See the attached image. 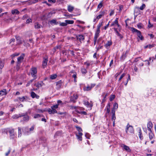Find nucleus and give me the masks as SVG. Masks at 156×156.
I'll return each instance as SVG.
<instances>
[{"instance_id":"35","label":"nucleus","mask_w":156,"mask_h":156,"mask_svg":"<svg viewBox=\"0 0 156 156\" xmlns=\"http://www.w3.org/2000/svg\"><path fill=\"white\" fill-rule=\"evenodd\" d=\"M118 18H116V19L115 21V23L117 25L118 27H119L120 25L118 24Z\"/></svg>"},{"instance_id":"59","label":"nucleus","mask_w":156,"mask_h":156,"mask_svg":"<svg viewBox=\"0 0 156 156\" xmlns=\"http://www.w3.org/2000/svg\"><path fill=\"white\" fill-rule=\"evenodd\" d=\"M27 17H28V16L27 15H25L23 17V20L25 19H26L27 18Z\"/></svg>"},{"instance_id":"53","label":"nucleus","mask_w":156,"mask_h":156,"mask_svg":"<svg viewBox=\"0 0 156 156\" xmlns=\"http://www.w3.org/2000/svg\"><path fill=\"white\" fill-rule=\"evenodd\" d=\"M111 113L112 115H115V111L114 109H112V110Z\"/></svg>"},{"instance_id":"47","label":"nucleus","mask_w":156,"mask_h":156,"mask_svg":"<svg viewBox=\"0 0 156 156\" xmlns=\"http://www.w3.org/2000/svg\"><path fill=\"white\" fill-rule=\"evenodd\" d=\"M111 44V42L109 41H108V42L105 45L106 47H108L110 46Z\"/></svg>"},{"instance_id":"50","label":"nucleus","mask_w":156,"mask_h":156,"mask_svg":"<svg viewBox=\"0 0 156 156\" xmlns=\"http://www.w3.org/2000/svg\"><path fill=\"white\" fill-rule=\"evenodd\" d=\"M100 32V30L97 29V31L96 32L95 34L99 35V34Z\"/></svg>"},{"instance_id":"24","label":"nucleus","mask_w":156,"mask_h":156,"mask_svg":"<svg viewBox=\"0 0 156 156\" xmlns=\"http://www.w3.org/2000/svg\"><path fill=\"white\" fill-rule=\"evenodd\" d=\"M149 138L150 140H152L153 136H154V135L152 133V132H150V133H149Z\"/></svg>"},{"instance_id":"25","label":"nucleus","mask_w":156,"mask_h":156,"mask_svg":"<svg viewBox=\"0 0 156 156\" xmlns=\"http://www.w3.org/2000/svg\"><path fill=\"white\" fill-rule=\"evenodd\" d=\"M57 77V75L56 74H54L50 76V78L51 80H54Z\"/></svg>"},{"instance_id":"33","label":"nucleus","mask_w":156,"mask_h":156,"mask_svg":"<svg viewBox=\"0 0 156 156\" xmlns=\"http://www.w3.org/2000/svg\"><path fill=\"white\" fill-rule=\"evenodd\" d=\"M36 94L34 92H32L31 93V96L33 98H35Z\"/></svg>"},{"instance_id":"5","label":"nucleus","mask_w":156,"mask_h":156,"mask_svg":"<svg viewBox=\"0 0 156 156\" xmlns=\"http://www.w3.org/2000/svg\"><path fill=\"white\" fill-rule=\"evenodd\" d=\"M152 127L153 124L151 122H148L147 124V128L148 130H149L150 132H151V129L152 128Z\"/></svg>"},{"instance_id":"36","label":"nucleus","mask_w":156,"mask_h":156,"mask_svg":"<svg viewBox=\"0 0 156 156\" xmlns=\"http://www.w3.org/2000/svg\"><path fill=\"white\" fill-rule=\"evenodd\" d=\"M146 5L145 4H143L142 5L140 8V9L141 10H143L145 7Z\"/></svg>"},{"instance_id":"32","label":"nucleus","mask_w":156,"mask_h":156,"mask_svg":"<svg viewBox=\"0 0 156 156\" xmlns=\"http://www.w3.org/2000/svg\"><path fill=\"white\" fill-rule=\"evenodd\" d=\"M84 104L85 105H86L87 106H88L90 105L91 106H92V105H90L89 102L87 101H84Z\"/></svg>"},{"instance_id":"34","label":"nucleus","mask_w":156,"mask_h":156,"mask_svg":"<svg viewBox=\"0 0 156 156\" xmlns=\"http://www.w3.org/2000/svg\"><path fill=\"white\" fill-rule=\"evenodd\" d=\"M118 108V104L117 103H115L113 106L114 109H116Z\"/></svg>"},{"instance_id":"43","label":"nucleus","mask_w":156,"mask_h":156,"mask_svg":"<svg viewBox=\"0 0 156 156\" xmlns=\"http://www.w3.org/2000/svg\"><path fill=\"white\" fill-rule=\"evenodd\" d=\"M102 22L101 23H99V24L97 26V29H99V30H100V28L101 26L102 25Z\"/></svg>"},{"instance_id":"56","label":"nucleus","mask_w":156,"mask_h":156,"mask_svg":"<svg viewBox=\"0 0 156 156\" xmlns=\"http://www.w3.org/2000/svg\"><path fill=\"white\" fill-rule=\"evenodd\" d=\"M19 55V54H14L12 55V57H15V56H18Z\"/></svg>"},{"instance_id":"64","label":"nucleus","mask_w":156,"mask_h":156,"mask_svg":"<svg viewBox=\"0 0 156 156\" xmlns=\"http://www.w3.org/2000/svg\"><path fill=\"white\" fill-rule=\"evenodd\" d=\"M152 27V25H151V23H150V21H149V24H148V27L149 28H150L151 27Z\"/></svg>"},{"instance_id":"7","label":"nucleus","mask_w":156,"mask_h":156,"mask_svg":"<svg viewBox=\"0 0 156 156\" xmlns=\"http://www.w3.org/2000/svg\"><path fill=\"white\" fill-rule=\"evenodd\" d=\"M95 86V84H91L90 86L88 85L87 86L85 87L84 90H90L92 87H93Z\"/></svg>"},{"instance_id":"23","label":"nucleus","mask_w":156,"mask_h":156,"mask_svg":"<svg viewBox=\"0 0 156 156\" xmlns=\"http://www.w3.org/2000/svg\"><path fill=\"white\" fill-rule=\"evenodd\" d=\"M110 104L109 103L108 104L107 106V112L106 114H109L110 112Z\"/></svg>"},{"instance_id":"9","label":"nucleus","mask_w":156,"mask_h":156,"mask_svg":"<svg viewBox=\"0 0 156 156\" xmlns=\"http://www.w3.org/2000/svg\"><path fill=\"white\" fill-rule=\"evenodd\" d=\"M10 133V137L11 138L13 139L14 136V130L13 129L10 130L9 131Z\"/></svg>"},{"instance_id":"3","label":"nucleus","mask_w":156,"mask_h":156,"mask_svg":"<svg viewBox=\"0 0 156 156\" xmlns=\"http://www.w3.org/2000/svg\"><path fill=\"white\" fill-rule=\"evenodd\" d=\"M133 132V127L132 126L128 125L127 126V128L126 129V133H128V132L129 133H132Z\"/></svg>"},{"instance_id":"11","label":"nucleus","mask_w":156,"mask_h":156,"mask_svg":"<svg viewBox=\"0 0 156 156\" xmlns=\"http://www.w3.org/2000/svg\"><path fill=\"white\" fill-rule=\"evenodd\" d=\"M44 84V83L42 82H41V83L37 82V83H35L34 85L37 87L38 88H39L41 87Z\"/></svg>"},{"instance_id":"55","label":"nucleus","mask_w":156,"mask_h":156,"mask_svg":"<svg viewBox=\"0 0 156 156\" xmlns=\"http://www.w3.org/2000/svg\"><path fill=\"white\" fill-rule=\"evenodd\" d=\"M99 35L95 34V35L94 37V40H95V41L97 40V39Z\"/></svg>"},{"instance_id":"29","label":"nucleus","mask_w":156,"mask_h":156,"mask_svg":"<svg viewBox=\"0 0 156 156\" xmlns=\"http://www.w3.org/2000/svg\"><path fill=\"white\" fill-rule=\"evenodd\" d=\"M131 30L132 32H136L137 33L138 32V31H139V30H137V29H135L133 27H132L131 28Z\"/></svg>"},{"instance_id":"17","label":"nucleus","mask_w":156,"mask_h":156,"mask_svg":"<svg viewBox=\"0 0 156 156\" xmlns=\"http://www.w3.org/2000/svg\"><path fill=\"white\" fill-rule=\"evenodd\" d=\"M82 135L83 133H78V134H76V135L77 137V138L80 141L82 140Z\"/></svg>"},{"instance_id":"15","label":"nucleus","mask_w":156,"mask_h":156,"mask_svg":"<svg viewBox=\"0 0 156 156\" xmlns=\"http://www.w3.org/2000/svg\"><path fill=\"white\" fill-rule=\"evenodd\" d=\"M16 39L17 41V44H22V41L21 40L20 37H16Z\"/></svg>"},{"instance_id":"8","label":"nucleus","mask_w":156,"mask_h":156,"mask_svg":"<svg viewBox=\"0 0 156 156\" xmlns=\"http://www.w3.org/2000/svg\"><path fill=\"white\" fill-rule=\"evenodd\" d=\"M78 98V96L77 95H73V97H71L70 98V101H73L74 103H75V100H76Z\"/></svg>"},{"instance_id":"18","label":"nucleus","mask_w":156,"mask_h":156,"mask_svg":"<svg viewBox=\"0 0 156 156\" xmlns=\"http://www.w3.org/2000/svg\"><path fill=\"white\" fill-rule=\"evenodd\" d=\"M115 31L116 32V34L118 36H119L120 38H123V37L122 36V35L120 34L118 31L117 29L116 28H114Z\"/></svg>"},{"instance_id":"39","label":"nucleus","mask_w":156,"mask_h":156,"mask_svg":"<svg viewBox=\"0 0 156 156\" xmlns=\"http://www.w3.org/2000/svg\"><path fill=\"white\" fill-rule=\"evenodd\" d=\"M29 117L28 116H26L23 117V120L25 121H27L29 120Z\"/></svg>"},{"instance_id":"22","label":"nucleus","mask_w":156,"mask_h":156,"mask_svg":"<svg viewBox=\"0 0 156 156\" xmlns=\"http://www.w3.org/2000/svg\"><path fill=\"white\" fill-rule=\"evenodd\" d=\"M35 28L36 29H39L41 28V26L38 23H35L34 24Z\"/></svg>"},{"instance_id":"63","label":"nucleus","mask_w":156,"mask_h":156,"mask_svg":"<svg viewBox=\"0 0 156 156\" xmlns=\"http://www.w3.org/2000/svg\"><path fill=\"white\" fill-rule=\"evenodd\" d=\"M114 13V11L113 10H112L110 13V16H111Z\"/></svg>"},{"instance_id":"48","label":"nucleus","mask_w":156,"mask_h":156,"mask_svg":"<svg viewBox=\"0 0 156 156\" xmlns=\"http://www.w3.org/2000/svg\"><path fill=\"white\" fill-rule=\"evenodd\" d=\"M32 22V20L31 19H28L26 21V23H29Z\"/></svg>"},{"instance_id":"19","label":"nucleus","mask_w":156,"mask_h":156,"mask_svg":"<svg viewBox=\"0 0 156 156\" xmlns=\"http://www.w3.org/2000/svg\"><path fill=\"white\" fill-rule=\"evenodd\" d=\"M74 8L73 7L69 5L68 7V10L69 12H71L74 9Z\"/></svg>"},{"instance_id":"14","label":"nucleus","mask_w":156,"mask_h":156,"mask_svg":"<svg viewBox=\"0 0 156 156\" xmlns=\"http://www.w3.org/2000/svg\"><path fill=\"white\" fill-rule=\"evenodd\" d=\"M11 12L13 15L15 14H18L20 13L19 11L16 9L12 10L11 11Z\"/></svg>"},{"instance_id":"42","label":"nucleus","mask_w":156,"mask_h":156,"mask_svg":"<svg viewBox=\"0 0 156 156\" xmlns=\"http://www.w3.org/2000/svg\"><path fill=\"white\" fill-rule=\"evenodd\" d=\"M18 131H19V134H18V137L21 136V129L20 128H18Z\"/></svg>"},{"instance_id":"16","label":"nucleus","mask_w":156,"mask_h":156,"mask_svg":"<svg viewBox=\"0 0 156 156\" xmlns=\"http://www.w3.org/2000/svg\"><path fill=\"white\" fill-rule=\"evenodd\" d=\"M137 34L138 37L140 38L141 40H144V37L141 35V32L140 31H138Z\"/></svg>"},{"instance_id":"41","label":"nucleus","mask_w":156,"mask_h":156,"mask_svg":"<svg viewBox=\"0 0 156 156\" xmlns=\"http://www.w3.org/2000/svg\"><path fill=\"white\" fill-rule=\"evenodd\" d=\"M60 25L62 26H67V23L65 22V23H60Z\"/></svg>"},{"instance_id":"60","label":"nucleus","mask_w":156,"mask_h":156,"mask_svg":"<svg viewBox=\"0 0 156 156\" xmlns=\"http://www.w3.org/2000/svg\"><path fill=\"white\" fill-rule=\"evenodd\" d=\"M109 25V23H108L104 27V29L106 30L107 28L108 27Z\"/></svg>"},{"instance_id":"58","label":"nucleus","mask_w":156,"mask_h":156,"mask_svg":"<svg viewBox=\"0 0 156 156\" xmlns=\"http://www.w3.org/2000/svg\"><path fill=\"white\" fill-rule=\"evenodd\" d=\"M10 152V150H9L8 152L7 153H6V154H5L6 156H8L9 155V154Z\"/></svg>"},{"instance_id":"4","label":"nucleus","mask_w":156,"mask_h":156,"mask_svg":"<svg viewBox=\"0 0 156 156\" xmlns=\"http://www.w3.org/2000/svg\"><path fill=\"white\" fill-rule=\"evenodd\" d=\"M31 74L32 75V76L34 77H35L36 76V74L37 73V70L36 68L34 67L32 68L31 69Z\"/></svg>"},{"instance_id":"1","label":"nucleus","mask_w":156,"mask_h":156,"mask_svg":"<svg viewBox=\"0 0 156 156\" xmlns=\"http://www.w3.org/2000/svg\"><path fill=\"white\" fill-rule=\"evenodd\" d=\"M58 105H56L51 107V108H49L48 112L50 114L56 113L57 112L55 110L56 108H58Z\"/></svg>"},{"instance_id":"20","label":"nucleus","mask_w":156,"mask_h":156,"mask_svg":"<svg viewBox=\"0 0 156 156\" xmlns=\"http://www.w3.org/2000/svg\"><path fill=\"white\" fill-rule=\"evenodd\" d=\"M62 82L61 80H59L56 82V86L58 88L61 87L62 86Z\"/></svg>"},{"instance_id":"10","label":"nucleus","mask_w":156,"mask_h":156,"mask_svg":"<svg viewBox=\"0 0 156 156\" xmlns=\"http://www.w3.org/2000/svg\"><path fill=\"white\" fill-rule=\"evenodd\" d=\"M48 61V58H44L42 66L44 68L47 65V63Z\"/></svg>"},{"instance_id":"62","label":"nucleus","mask_w":156,"mask_h":156,"mask_svg":"<svg viewBox=\"0 0 156 156\" xmlns=\"http://www.w3.org/2000/svg\"><path fill=\"white\" fill-rule=\"evenodd\" d=\"M80 113L84 115H86L87 114L86 112L84 111H82Z\"/></svg>"},{"instance_id":"45","label":"nucleus","mask_w":156,"mask_h":156,"mask_svg":"<svg viewBox=\"0 0 156 156\" xmlns=\"http://www.w3.org/2000/svg\"><path fill=\"white\" fill-rule=\"evenodd\" d=\"M104 15V13H102V14H100L97 17V18H96L97 19H100V18H101V17L103 16Z\"/></svg>"},{"instance_id":"51","label":"nucleus","mask_w":156,"mask_h":156,"mask_svg":"<svg viewBox=\"0 0 156 156\" xmlns=\"http://www.w3.org/2000/svg\"><path fill=\"white\" fill-rule=\"evenodd\" d=\"M102 6V4L101 2L99 3V4L98 5V8H101Z\"/></svg>"},{"instance_id":"54","label":"nucleus","mask_w":156,"mask_h":156,"mask_svg":"<svg viewBox=\"0 0 156 156\" xmlns=\"http://www.w3.org/2000/svg\"><path fill=\"white\" fill-rule=\"evenodd\" d=\"M85 136L87 137V138L88 139H89L90 135L88 133H86L85 135Z\"/></svg>"},{"instance_id":"2","label":"nucleus","mask_w":156,"mask_h":156,"mask_svg":"<svg viewBox=\"0 0 156 156\" xmlns=\"http://www.w3.org/2000/svg\"><path fill=\"white\" fill-rule=\"evenodd\" d=\"M25 56V54H22L20 57L17 58V66L19 67L20 63L22 62L24 59Z\"/></svg>"},{"instance_id":"12","label":"nucleus","mask_w":156,"mask_h":156,"mask_svg":"<svg viewBox=\"0 0 156 156\" xmlns=\"http://www.w3.org/2000/svg\"><path fill=\"white\" fill-rule=\"evenodd\" d=\"M25 115V114H23L22 115H20V114H19V115H13L12 116V118L13 119H17L19 118L20 117H21L22 116H23Z\"/></svg>"},{"instance_id":"46","label":"nucleus","mask_w":156,"mask_h":156,"mask_svg":"<svg viewBox=\"0 0 156 156\" xmlns=\"http://www.w3.org/2000/svg\"><path fill=\"white\" fill-rule=\"evenodd\" d=\"M41 117V116L40 115L37 114L35 115L34 117V118L35 119H36L37 118H38L39 117Z\"/></svg>"},{"instance_id":"28","label":"nucleus","mask_w":156,"mask_h":156,"mask_svg":"<svg viewBox=\"0 0 156 156\" xmlns=\"http://www.w3.org/2000/svg\"><path fill=\"white\" fill-rule=\"evenodd\" d=\"M4 66V63L1 60V59H0V69H2Z\"/></svg>"},{"instance_id":"27","label":"nucleus","mask_w":156,"mask_h":156,"mask_svg":"<svg viewBox=\"0 0 156 156\" xmlns=\"http://www.w3.org/2000/svg\"><path fill=\"white\" fill-rule=\"evenodd\" d=\"M76 127L77 130L78 131V133H82V130L80 127L78 126H76Z\"/></svg>"},{"instance_id":"49","label":"nucleus","mask_w":156,"mask_h":156,"mask_svg":"<svg viewBox=\"0 0 156 156\" xmlns=\"http://www.w3.org/2000/svg\"><path fill=\"white\" fill-rule=\"evenodd\" d=\"M25 99L24 97H23L22 98H20L19 99L20 101H23Z\"/></svg>"},{"instance_id":"44","label":"nucleus","mask_w":156,"mask_h":156,"mask_svg":"<svg viewBox=\"0 0 156 156\" xmlns=\"http://www.w3.org/2000/svg\"><path fill=\"white\" fill-rule=\"evenodd\" d=\"M126 53L122 55V56L121 57V58L122 60L124 59L126 57Z\"/></svg>"},{"instance_id":"13","label":"nucleus","mask_w":156,"mask_h":156,"mask_svg":"<svg viewBox=\"0 0 156 156\" xmlns=\"http://www.w3.org/2000/svg\"><path fill=\"white\" fill-rule=\"evenodd\" d=\"M6 94L7 92H6V89H3L0 91V95L1 96H2Z\"/></svg>"},{"instance_id":"61","label":"nucleus","mask_w":156,"mask_h":156,"mask_svg":"<svg viewBox=\"0 0 156 156\" xmlns=\"http://www.w3.org/2000/svg\"><path fill=\"white\" fill-rule=\"evenodd\" d=\"M15 41V39H14L12 38L10 40V43H11L12 42H14Z\"/></svg>"},{"instance_id":"26","label":"nucleus","mask_w":156,"mask_h":156,"mask_svg":"<svg viewBox=\"0 0 156 156\" xmlns=\"http://www.w3.org/2000/svg\"><path fill=\"white\" fill-rule=\"evenodd\" d=\"M65 22L67 23V24H73L74 23L73 20H66Z\"/></svg>"},{"instance_id":"40","label":"nucleus","mask_w":156,"mask_h":156,"mask_svg":"<svg viewBox=\"0 0 156 156\" xmlns=\"http://www.w3.org/2000/svg\"><path fill=\"white\" fill-rule=\"evenodd\" d=\"M81 72L83 74H85L87 72L86 70L85 69H82Z\"/></svg>"},{"instance_id":"31","label":"nucleus","mask_w":156,"mask_h":156,"mask_svg":"<svg viewBox=\"0 0 156 156\" xmlns=\"http://www.w3.org/2000/svg\"><path fill=\"white\" fill-rule=\"evenodd\" d=\"M50 23L51 24H57L56 20L54 19L50 21Z\"/></svg>"},{"instance_id":"30","label":"nucleus","mask_w":156,"mask_h":156,"mask_svg":"<svg viewBox=\"0 0 156 156\" xmlns=\"http://www.w3.org/2000/svg\"><path fill=\"white\" fill-rule=\"evenodd\" d=\"M139 137L140 139L142 140L143 138V136L141 132V129H140L139 130Z\"/></svg>"},{"instance_id":"52","label":"nucleus","mask_w":156,"mask_h":156,"mask_svg":"<svg viewBox=\"0 0 156 156\" xmlns=\"http://www.w3.org/2000/svg\"><path fill=\"white\" fill-rule=\"evenodd\" d=\"M116 119L115 115H112V119L113 121H115Z\"/></svg>"},{"instance_id":"21","label":"nucleus","mask_w":156,"mask_h":156,"mask_svg":"<svg viewBox=\"0 0 156 156\" xmlns=\"http://www.w3.org/2000/svg\"><path fill=\"white\" fill-rule=\"evenodd\" d=\"M123 148L127 151L130 152L131 151V150L129 148V147L126 145H123Z\"/></svg>"},{"instance_id":"6","label":"nucleus","mask_w":156,"mask_h":156,"mask_svg":"<svg viewBox=\"0 0 156 156\" xmlns=\"http://www.w3.org/2000/svg\"><path fill=\"white\" fill-rule=\"evenodd\" d=\"M76 37L77 40L81 41L83 40L84 39V37L83 35H78L76 36Z\"/></svg>"},{"instance_id":"37","label":"nucleus","mask_w":156,"mask_h":156,"mask_svg":"<svg viewBox=\"0 0 156 156\" xmlns=\"http://www.w3.org/2000/svg\"><path fill=\"white\" fill-rule=\"evenodd\" d=\"M115 96L114 95H112L110 97V100L111 101H112V100H113L115 98Z\"/></svg>"},{"instance_id":"38","label":"nucleus","mask_w":156,"mask_h":156,"mask_svg":"<svg viewBox=\"0 0 156 156\" xmlns=\"http://www.w3.org/2000/svg\"><path fill=\"white\" fill-rule=\"evenodd\" d=\"M34 79L31 80L30 81H29L27 84H26V86L27 87L29 86L30 83H31L33 81H34Z\"/></svg>"},{"instance_id":"57","label":"nucleus","mask_w":156,"mask_h":156,"mask_svg":"<svg viewBox=\"0 0 156 156\" xmlns=\"http://www.w3.org/2000/svg\"><path fill=\"white\" fill-rule=\"evenodd\" d=\"M48 2L54 3L55 2V0H48Z\"/></svg>"}]
</instances>
